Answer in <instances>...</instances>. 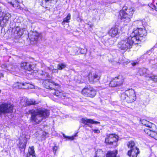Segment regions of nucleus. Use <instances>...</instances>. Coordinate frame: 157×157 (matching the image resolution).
<instances>
[{"label": "nucleus", "mask_w": 157, "mask_h": 157, "mask_svg": "<svg viewBox=\"0 0 157 157\" xmlns=\"http://www.w3.org/2000/svg\"><path fill=\"white\" fill-rule=\"evenodd\" d=\"M29 112V114H31L30 121L36 124H39L43 118H46L49 115L48 110L40 108L36 110H30Z\"/></svg>", "instance_id": "obj_1"}, {"label": "nucleus", "mask_w": 157, "mask_h": 157, "mask_svg": "<svg viewBox=\"0 0 157 157\" xmlns=\"http://www.w3.org/2000/svg\"><path fill=\"white\" fill-rule=\"evenodd\" d=\"M135 39L136 40V38L132 37L131 35L130 36L122 40L119 42L118 47L121 50L126 51L128 49L131 48L133 44H138V43L135 40Z\"/></svg>", "instance_id": "obj_2"}, {"label": "nucleus", "mask_w": 157, "mask_h": 157, "mask_svg": "<svg viewBox=\"0 0 157 157\" xmlns=\"http://www.w3.org/2000/svg\"><path fill=\"white\" fill-rule=\"evenodd\" d=\"M134 11L132 8H128L127 6H124L122 10L120 11L119 15L122 21L125 23H128L131 20L130 18L133 14Z\"/></svg>", "instance_id": "obj_3"}, {"label": "nucleus", "mask_w": 157, "mask_h": 157, "mask_svg": "<svg viewBox=\"0 0 157 157\" xmlns=\"http://www.w3.org/2000/svg\"><path fill=\"white\" fill-rule=\"evenodd\" d=\"M120 97L121 100L128 103L132 102L136 99L135 91L132 89L125 91L121 94Z\"/></svg>", "instance_id": "obj_4"}, {"label": "nucleus", "mask_w": 157, "mask_h": 157, "mask_svg": "<svg viewBox=\"0 0 157 157\" xmlns=\"http://www.w3.org/2000/svg\"><path fill=\"white\" fill-rule=\"evenodd\" d=\"M146 34V30L144 29L136 28L134 29L131 35L132 37L136 38L137 39H135V40L138 44L139 41L142 40V38Z\"/></svg>", "instance_id": "obj_5"}, {"label": "nucleus", "mask_w": 157, "mask_h": 157, "mask_svg": "<svg viewBox=\"0 0 157 157\" xmlns=\"http://www.w3.org/2000/svg\"><path fill=\"white\" fill-rule=\"evenodd\" d=\"M124 81V78L122 75H119L113 78L109 83V86L114 87L122 86Z\"/></svg>", "instance_id": "obj_6"}, {"label": "nucleus", "mask_w": 157, "mask_h": 157, "mask_svg": "<svg viewBox=\"0 0 157 157\" xmlns=\"http://www.w3.org/2000/svg\"><path fill=\"white\" fill-rule=\"evenodd\" d=\"M13 106L10 104L3 103L0 105V114L10 113L12 112Z\"/></svg>", "instance_id": "obj_7"}, {"label": "nucleus", "mask_w": 157, "mask_h": 157, "mask_svg": "<svg viewBox=\"0 0 157 157\" xmlns=\"http://www.w3.org/2000/svg\"><path fill=\"white\" fill-rule=\"evenodd\" d=\"M82 93L85 96L93 98L95 96L96 92L93 87L89 86L83 88Z\"/></svg>", "instance_id": "obj_8"}, {"label": "nucleus", "mask_w": 157, "mask_h": 157, "mask_svg": "<svg viewBox=\"0 0 157 157\" xmlns=\"http://www.w3.org/2000/svg\"><path fill=\"white\" fill-rule=\"evenodd\" d=\"M118 136L114 134H109L105 139V142L109 145H113L118 140Z\"/></svg>", "instance_id": "obj_9"}, {"label": "nucleus", "mask_w": 157, "mask_h": 157, "mask_svg": "<svg viewBox=\"0 0 157 157\" xmlns=\"http://www.w3.org/2000/svg\"><path fill=\"white\" fill-rule=\"evenodd\" d=\"M3 14V13L0 11V24L1 25L4 26L10 17L11 15L9 13L5 14L4 15Z\"/></svg>", "instance_id": "obj_10"}, {"label": "nucleus", "mask_w": 157, "mask_h": 157, "mask_svg": "<svg viewBox=\"0 0 157 157\" xmlns=\"http://www.w3.org/2000/svg\"><path fill=\"white\" fill-rule=\"evenodd\" d=\"M82 123L85 125H87L88 126L91 128L92 126L90 124H100V122L96 121H94L92 119H89L86 118H82L81 120Z\"/></svg>", "instance_id": "obj_11"}, {"label": "nucleus", "mask_w": 157, "mask_h": 157, "mask_svg": "<svg viewBox=\"0 0 157 157\" xmlns=\"http://www.w3.org/2000/svg\"><path fill=\"white\" fill-rule=\"evenodd\" d=\"M44 83L45 85V87L47 89L55 90L56 88V86L59 87V85L58 84L55 83L54 82H52L49 81L48 80H47L44 82Z\"/></svg>", "instance_id": "obj_12"}, {"label": "nucleus", "mask_w": 157, "mask_h": 157, "mask_svg": "<svg viewBox=\"0 0 157 157\" xmlns=\"http://www.w3.org/2000/svg\"><path fill=\"white\" fill-rule=\"evenodd\" d=\"M139 153V149L137 147H135L128 151V155L129 157H137Z\"/></svg>", "instance_id": "obj_13"}, {"label": "nucleus", "mask_w": 157, "mask_h": 157, "mask_svg": "<svg viewBox=\"0 0 157 157\" xmlns=\"http://www.w3.org/2000/svg\"><path fill=\"white\" fill-rule=\"evenodd\" d=\"M21 67L22 69L29 71H33L32 65L27 62L21 63Z\"/></svg>", "instance_id": "obj_14"}, {"label": "nucleus", "mask_w": 157, "mask_h": 157, "mask_svg": "<svg viewBox=\"0 0 157 157\" xmlns=\"http://www.w3.org/2000/svg\"><path fill=\"white\" fill-rule=\"evenodd\" d=\"M109 35L112 37H114L118 34V29L117 28H112L109 31Z\"/></svg>", "instance_id": "obj_15"}, {"label": "nucleus", "mask_w": 157, "mask_h": 157, "mask_svg": "<svg viewBox=\"0 0 157 157\" xmlns=\"http://www.w3.org/2000/svg\"><path fill=\"white\" fill-rule=\"evenodd\" d=\"M40 36L39 34L36 32H33L30 36V40L32 41H37Z\"/></svg>", "instance_id": "obj_16"}, {"label": "nucleus", "mask_w": 157, "mask_h": 157, "mask_svg": "<svg viewBox=\"0 0 157 157\" xmlns=\"http://www.w3.org/2000/svg\"><path fill=\"white\" fill-rule=\"evenodd\" d=\"M34 147L33 146L29 147L27 157H36L35 155Z\"/></svg>", "instance_id": "obj_17"}, {"label": "nucleus", "mask_w": 157, "mask_h": 157, "mask_svg": "<svg viewBox=\"0 0 157 157\" xmlns=\"http://www.w3.org/2000/svg\"><path fill=\"white\" fill-rule=\"evenodd\" d=\"M27 142V139L25 137L23 139L22 141L20 140L19 143L18 145L19 147L21 149L25 148L26 147Z\"/></svg>", "instance_id": "obj_18"}, {"label": "nucleus", "mask_w": 157, "mask_h": 157, "mask_svg": "<svg viewBox=\"0 0 157 157\" xmlns=\"http://www.w3.org/2000/svg\"><path fill=\"white\" fill-rule=\"evenodd\" d=\"M117 154V151H108L106 154V157H116Z\"/></svg>", "instance_id": "obj_19"}, {"label": "nucleus", "mask_w": 157, "mask_h": 157, "mask_svg": "<svg viewBox=\"0 0 157 157\" xmlns=\"http://www.w3.org/2000/svg\"><path fill=\"white\" fill-rule=\"evenodd\" d=\"M25 101L26 105H35L38 103L36 101L31 99H26Z\"/></svg>", "instance_id": "obj_20"}, {"label": "nucleus", "mask_w": 157, "mask_h": 157, "mask_svg": "<svg viewBox=\"0 0 157 157\" xmlns=\"http://www.w3.org/2000/svg\"><path fill=\"white\" fill-rule=\"evenodd\" d=\"M23 89H30L34 88V86L30 84L25 82L23 83Z\"/></svg>", "instance_id": "obj_21"}, {"label": "nucleus", "mask_w": 157, "mask_h": 157, "mask_svg": "<svg viewBox=\"0 0 157 157\" xmlns=\"http://www.w3.org/2000/svg\"><path fill=\"white\" fill-rule=\"evenodd\" d=\"M127 146L128 148H130V149L134 148L135 147H137L135 146L134 142L132 141H130L128 143Z\"/></svg>", "instance_id": "obj_22"}, {"label": "nucleus", "mask_w": 157, "mask_h": 157, "mask_svg": "<svg viewBox=\"0 0 157 157\" xmlns=\"http://www.w3.org/2000/svg\"><path fill=\"white\" fill-rule=\"evenodd\" d=\"M71 15L70 14H68L67 16L63 19V21L62 23V25H64L65 22H69V20L71 19Z\"/></svg>", "instance_id": "obj_23"}, {"label": "nucleus", "mask_w": 157, "mask_h": 157, "mask_svg": "<svg viewBox=\"0 0 157 157\" xmlns=\"http://www.w3.org/2000/svg\"><path fill=\"white\" fill-rule=\"evenodd\" d=\"M15 33L18 35H21L22 34V31L21 29L18 26L15 28Z\"/></svg>", "instance_id": "obj_24"}, {"label": "nucleus", "mask_w": 157, "mask_h": 157, "mask_svg": "<svg viewBox=\"0 0 157 157\" xmlns=\"http://www.w3.org/2000/svg\"><path fill=\"white\" fill-rule=\"evenodd\" d=\"M151 125H148L147 124H145V125L147 126L149 128H145L144 130V132L148 135H151V133H150L151 132V125H152V124H150Z\"/></svg>", "instance_id": "obj_25"}, {"label": "nucleus", "mask_w": 157, "mask_h": 157, "mask_svg": "<svg viewBox=\"0 0 157 157\" xmlns=\"http://www.w3.org/2000/svg\"><path fill=\"white\" fill-rule=\"evenodd\" d=\"M23 83L17 82L13 85V87L19 89H23V85H24Z\"/></svg>", "instance_id": "obj_26"}, {"label": "nucleus", "mask_w": 157, "mask_h": 157, "mask_svg": "<svg viewBox=\"0 0 157 157\" xmlns=\"http://www.w3.org/2000/svg\"><path fill=\"white\" fill-rule=\"evenodd\" d=\"M38 73L44 77L45 78L46 77H48L49 76L48 73L44 72H43L42 71H38Z\"/></svg>", "instance_id": "obj_27"}, {"label": "nucleus", "mask_w": 157, "mask_h": 157, "mask_svg": "<svg viewBox=\"0 0 157 157\" xmlns=\"http://www.w3.org/2000/svg\"><path fill=\"white\" fill-rule=\"evenodd\" d=\"M66 66V65L63 63H60L58 65L57 69L59 70H61L64 68Z\"/></svg>", "instance_id": "obj_28"}, {"label": "nucleus", "mask_w": 157, "mask_h": 157, "mask_svg": "<svg viewBox=\"0 0 157 157\" xmlns=\"http://www.w3.org/2000/svg\"><path fill=\"white\" fill-rule=\"evenodd\" d=\"M89 81L91 82H96L95 78H94V77L92 75V73H90L89 75Z\"/></svg>", "instance_id": "obj_29"}, {"label": "nucleus", "mask_w": 157, "mask_h": 157, "mask_svg": "<svg viewBox=\"0 0 157 157\" xmlns=\"http://www.w3.org/2000/svg\"><path fill=\"white\" fill-rule=\"evenodd\" d=\"M140 74H142V75H144L147 73L148 71L147 70L146 68H143L140 70Z\"/></svg>", "instance_id": "obj_30"}, {"label": "nucleus", "mask_w": 157, "mask_h": 157, "mask_svg": "<svg viewBox=\"0 0 157 157\" xmlns=\"http://www.w3.org/2000/svg\"><path fill=\"white\" fill-rule=\"evenodd\" d=\"M92 75L94 77V78H95L96 82L98 81L100 78V77L95 73H93Z\"/></svg>", "instance_id": "obj_31"}, {"label": "nucleus", "mask_w": 157, "mask_h": 157, "mask_svg": "<svg viewBox=\"0 0 157 157\" xmlns=\"http://www.w3.org/2000/svg\"><path fill=\"white\" fill-rule=\"evenodd\" d=\"M55 92L54 93V95H56V96L61 97L62 95V93L58 90H56L55 89Z\"/></svg>", "instance_id": "obj_32"}, {"label": "nucleus", "mask_w": 157, "mask_h": 157, "mask_svg": "<svg viewBox=\"0 0 157 157\" xmlns=\"http://www.w3.org/2000/svg\"><path fill=\"white\" fill-rule=\"evenodd\" d=\"M150 78L154 82H157V76H151L150 77Z\"/></svg>", "instance_id": "obj_33"}, {"label": "nucleus", "mask_w": 157, "mask_h": 157, "mask_svg": "<svg viewBox=\"0 0 157 157\" xmlns=\"http://www.w3.org/2000/svg\"><path fill=\"white\" fill-rule=\"evenodd\" d=\"M47 68L49 70H51V69H52V73H58V71L57 69H52V66H50V67H47Z\"/></svg>", "instance_id": "obj_34"}, {"label": "nucleus", "mask_w": 157, "mask_h": 157, "mask_svg": "<svg viewBox=\"0 0 157 157\" xmlns=\"http://www.w3.org/2000/svg\"><path fill=\"white\" fill-rule=\"evenodd\" d=\"M63 136L65 138H68L69 139H70L71 140H73L74 139V137L73 136H71V137H70V136L67 137L64 134H63Z\"/></svg>", "instance_id": "obj_35"}, {"label": "nucleus", "mask_w": 157, "mask_h": 157, "mask_svg": "<svg viewBox=\"0 0 157 157\" xmlns=\"http://www.w3.org/2000/svg\"><path fill=\"white\" fill-rule=\"evenodd\" d=\"M151 132L150 133H151V135H149V136H150L151 137L153 136L154 134H155V132L153 130V129L152 128L151 130Z\"/></svg>", "instance_id": "obj_36"}, {"label": "nucleus", "mask_w": 157, "mask_h": 157, "mask_svg": "<svg viewBox=\"0 0 157 157\" xmlns=\"http://www.w3.org/2000/svg\"><path fill=\"white\" fill-rule=\"evenodd\" d=\"M92 131L94 132L95 133H100V131L98 129H92Z\"/></svg>", "instance_id": "obj_37"}, {"label": "nucleus", "mask_w": 157, "mask_h": 157, "mask_svg": "<svg viewBox=\"0 0 157 157\" xmlns=\"http://www.w3.org/2000/svg\"><path fill=\"white\" fill-rule=\"evenodd\" d=\"M134 24H142V21H135L134 22Z\"/></svg>", "instance_id": "obj_38"}, {"label": "nucleus", "mask_w": 157, "mask_h": 157, "mask_svg": "<svg viewBox=\"0 0 157 157\" xmlns=\"http://www.w3.org/2000/svg\"><path fill=\"white\" fill-rule=\"evenodd\" d=\"M58 149V147L56 146H55L54 147H53V150L54 151H55V152Z\"/></svg>", "instance_id": "obj_39"}, {"label": "nucleus", "mask_w": 157, "mask_h": 157, "mask_svg": "<svg viewBox=\"0 0 157 157\" xmlns=\"http://www.w3.org/2000/svg\"><path fill=\"white\" fill-rule=\"evenodd\" d=\"M137 63V62H134L132 63L131 64H132V66H135L136 65Z\"/></svg>", "instance_id": "obj_40"}, {"label": "nucleus", "mask_w": 157, "mask_h": 157, "mask_svg": "<svg viewBox=\"0 0 157 157\" xmlns=\"http://www.w3.org/2000/svg\"><path fill=\"white\" fill-rule=\"evenodd\" d=\"M10 3L13 6L15 7V4L14 3H13L12 2H11Z\"/></svg>", "instance_id": "obj_41"}, {"label": "nucleus", "mask_w": 157, "mask_h": 157, "mask_svg": "<svg viewBox=\"0 0 157 157\" xmlns=\"http://www.w3.org/2000/svg\"><path fill=\"white\" fill-rule=\"evenodd\" d=\"M155 9L157 11V7L154 6Z\"/></svg>", "instance_id": "obj_42"}, {"label": "nucleus", "mask_w": 157, "mask_h": 157, "mask_svg": "<svg viewBox=\"0 0 157 157\" xmlns=\"http://www.w3.org/2000/svg\"><path fill=\"white\" fill-rule=\"evenodd\" d=\"M2 67H6V66H5V65H3L2 66Z\"/></svg>", "instance_id": "obj_43"}, {"label": "nucleus", "mask_w": 157, "mask_h": 157, "mask_svg": "<svg viewBox=\"0 0 157 157\" xmlns=\"http://www.w3.org/2000/svg\"><path fill=\"white\" fill-rule=\"evenodd\" d=\"M82 82H84V81H81Z\"/></svg>", "instance_id": "obj_44"}, {"label": "nucleus", "mask_w": 157, "mask_h": 157, "mask_svg": "<svg viewBox=\"0 0 157 157\" xmlns=\"http://www.w3.org/2000/svg\"><path fill=\"white\" fill-rule=\"evenodd\" d=\"M2 75V77H3V75Z\"/></svg>", "instance_id": "obj_45"}, {"label": "nucleus", "mask_w": 157, "mask_h": 157, "mask_svg": "<svg viewBox=\"0 0 157 157\" xmlns=\"http://www.w3.org/2000/svg\"><path fill=\"white\" fill-rule=\"evenodd\" d=\"M1 115V114H0V115Z\"/></svg>", "instance_id": "obj_46"}]
</instances>
